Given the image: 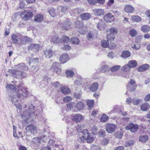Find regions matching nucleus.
I'll list each match as a JSON object with an SVG mask.
<instances>
[{
	"label": "nucleus",
	"mask_w": 150,
	"mask_h": 150,
	"mask_svg": "<svg viewBox=\"0 0 150 150\" xmlns=\"http://www.w3.org/2000/svg\"><path fill=\"white\" fill-rule=\"evenodd\" d=\"M36 108L32 104L28 106V109L22 111L21 113V118L25 122L27 120L34 116H37Z\"/></svg>",
	"instance_id": "obj_1"
},
{
	"label": "nucleus",
	"mask_w": 150,
	"mask_h": 150,
	"mask_svg": "<svg viewBox=\"0 0 150 150\" xmlns=\"http://www.w3.org/2000/svg\"><path fill=\"white\" fill-rule=\"evenodd\" d=\"M28 93V91L26 88L20 89L18 91L17 96H16L15 98L12 97L11 101L19 109L21 110V105L18 103V98H19L20 100H22L23 99L24 97H27Z\"/></svg>",
	"instance_id": "obj_2"
},
{
	"label": "nucleus",
	"mask_w": 150,
	"mask_h": 150,
	"mask_svg": "<svg viewBox=\"0 0 150 150\" xmlns=\"http://www.w3.org/2000/svg\"><path fill=\"white\" fill-rule=\"evenodd\" d=\"M9 73L11 74L14 77H17L21 76L22 78H24L26 76V74L19 70L10 69L8 71Z\"/></svg>",
	"instance_id": "obj_3"
},
{
	"label": "nucleus",
	"mask_w": 150,
	"mask_h": 150,
	"mask_svg": "<svg viewBox=\"0 0 150 150\" xmlns=\"http://www.w3.org/2000/svg\"><path fill=\"white\" fill-rule=\"evenodd\" d=\"M6 88L9 91H12L13 92L11 94L10 96L12 98V97H16V96H18V93L19 90L20 89H23L24 88H20L18 89V91L16 92V88L14 85L12 84H8L7 85L6 87Z\"/></svg>",
	"instance_id": "obj_4"
},
{
	"label": "nucleus",
	"mask_w": 150,
	"mask_h": 150,
	"mask_svg": "<svg viewBox=\"0 0 150 150\" xmlns=\"http://www.w3.org/2000/svg\"><path fill=\"white\" fill-rule=\"evenodd\" d=\"M115 39V37L112 35H108L107 36V41L103 40L101 42V46L104 48H106L109 45V42L113 41Z\"/></svg>",
	"instance_id": "obj_5"
},
{
	"label": "nucleus",
	"mask_w": 150,
	"mask_h": 150,
	"mask_svg": "<svg viewBox=\"0 0 150 150\" xmlns=\"http://www.w3.org/2000/svg\"><path fill=\"white\" fill-rule=\"evenodd\" d=\"M22 20L27 21L32 16V13L29 10H25L20 14Z\"/></svg>",
	"instance_id": "obj_6"
},
{
	"label": "nucleus",
	"mask_w": 150,
	"mask_h": 150,
	"mask_svg": "<svg viewBox=\"0 0 150 150\" xmlns=\"http://www.w3.org/2000/svg\"><path fill=\"white\" fill-rule=\"evenodd\" d=\"M127 89L130 91H133L136 89L137 85L135 81L131 79L128 84L127 85Z\"/></svg>",
	"instance_id": "obj_7"
},
{
	"label": "nucleus",
	"mask_w": 150,
	"mask_h": 150,
	"mask_svg": "<svg viewBox=\"0 0 150 150\" xmlns=\"http://www.w3.org/2000/svg\"><path fill=\"white\" fill-rule=\"evenodd\" d=\"M138 125L131 123L127 125L125 129L128 130H129L132 133H135L138 130Z\"/></svg>",
	"instance_id": "obj_8"
},
{
	"label": "nucleus",
	"mask_w": 150,
	"mask_h": 150,
	"mask_svg": "<svg viewBox=\"0 0 150 150\" xmlns=\"http://www.w3.org/2000/svg\"><path fill=\"white\" fill-rule=\"evenodd\" d=\"M105 126L106 130L108 133H112L116 127V125L112 123L106 124Z\"/></svg>",
	"instance_id": "obj_9"
},
{
	"label": "nucleus",
	"mask_w": 150,
	"mask_h": 150,
	"mask_svg": "<svg viewBox=\"0 0 150 150\" xmlns=\"http://www.w3.org/2000/svg\"><path fill=\"white\" fill-rule=\"evenodd\" d=\"M72 119L73 121L78 123L83 120L84 116L81 114H76L72 116Z\"/></svg>",
	"instance_id": "obj_10"
},
{
	"label": "nucleus",
	"mask_w": 150,
	"mask_h": 150,
	"mask_svg": "<svg viewBox=\"0 0 150 150\" xmlns=\"http://www.w3.org/2000/svg\"><path fill=\"white\" fill-rule=\"evenodd\" d=\"M20 42H19L18 44L21 46L25 45L26 43L29 42H31L32 40L31 38L26 36H20Z\"/></svg>",
	"instance_id": "obj_11"
},
{
	"label": "nucleus",
	"mask_w": 150,
	"mask_h": 150,
	"mask_svg": "<svg viewBox=\"0 0 150 150\" xmlns=\"http://www.w3.org/2000/svg\"><path fill=\"white\" fill-rule=\"evenodd\" d=\"M59 64L58 63L55 62L52 64L51 69L55 71L57 74H59L61 71V69L59 68Z\"/></svg>",
	"instance_id": "obj_12"
},
{
	"label": "nucleus",
	"mask_w": 150,
	"mask_h": 150,
	"mask_svg": "<svg viewBox=\"0 0 150 150\" xmlns=\"http://www.w3.org/2000/svg\"><path fill=\"white\" fill-rule=\"evenodd\" d=\"M104 19L106 22H111L113 21L114 18L113 16L111 13H108L104 16Z\"/></svg>",
	"instance_id": "obj_13"
},
{
	"label": "nucleus",
	"mask_w": 150,
	"mask_h": 150,
	"mask_svg": "<svg viewBox=\"0 0 150 150\" xmlns=\"http://www.w3.org/2000/svg\"><path fill=\"white\" fill-rule=\"evenodd\" d=\"M69 57L67 53H65L62 54L59 58V61L62 63L64 64L69 59Z\"/></svg>",
	"instance_id": "obj_14"
},
{
	"label": "nucleus",
	"mask_w": 150,
	"mask_h": 150,
	"mask_svg": "<svg viewBox=\"0 0 150 150\" xmlns=\"http://www.w3.org/2000/svg\"><path fill=\"white\" fill-rule=\"evenodd\" d=\"M36 127L32 125H28L26 128L27 131L32 133H35L36 131Z\"/></svg>",
	"instance_id": "obj_15"
},
{
	"label": "nucleus",
	"mask_w": 150,
	"mask_h": 150,
	"mask_svg": "<svg viewBox=\"0 0 150 150\" xmlns=\"http://www.w3.org/2000/svg\"><path fill=\"white\" fill-rule=\"evenodd\" d=\"M40 47L38 44H32L28 47V49L29 50L33 51H38Z\"/></svg>",
	"instance_id": "obj_16"
},
{
	"label": "nucleus",
	"mask_w": 150,
	"mask_h": 150,
	"mask_svg": "<svg viewBox=\"0 0 150 150\" xmlns=\"http://www.w3.org/2000/svg\"><path fill=\"white\" fill-rule=\"evenodd\" d=\"M85 104L82 101H79L75 105V108L78 110H83L84 108Z\"/></svg>",
	"instance_id": "obj_17"
},
{
	"label": "nucleus",
	"mask_w": 150,
	"mask_h": 150,
	"mask_svg": "<svg viewBox=\"0 0 150 150\" xmlns=\"http://www.w3.org/2000/svg\"><path fill=\"white\" fill-rule=\"evenodd\" d=\"M149 65L147 64L142 65L139 67L137 69V70L139 72H143L147 70L149 67Z\"/></svg>",
	"instance_id": "obj_18"
},
{
	"label": "nucleus",
	"mask_w": 150,
	"mask_h": 150,
	"mask_svg": "<svg viewBox=\"0 0 150 150\" xmlns=\"http://www.w3.org/2000/svg\"><path fill=\"white\" fill-rule=\"evenodd\" d=\"M149 139V136L146 134L141 135L139 137V141L142 143H145Z\"/></svg>",
	"instance_id": "obj_19"
},
{
	"label": "nucleus",
	"mask_w": 150,
	"mask_h": 150,
	"mask_svg": "<svg viewBox=\"0 0 150 150\" xmlns=\"http://www.w3.org/2000/svg\"><path fill=\"white\" fill-rule=\"evenodd\" d=\"M134 10V7L129 5H126L124 8L125 11L127 13H132Z\"/></svg>",
	"instance_id": "obj_20"
},
{
	"label": "nucleus",
	"mask_w": 150,
	"mask_h": 150,
	"mask_svg": "<svg viewBox=\"0 0 150 150\" xmlns=\"http://www.w3.org/2000/svg\"><path fill=\"white\" fill-rule=\"evenodd\" d=\"M46 139L47 138L43 135H42L41 137H35L34 139V140L37 141L38 142L41 144L42 142H46Z\"/></svg>",
	"instance_id": "obj_21"
},
{
	"label": "nucleus",
	"mask_w": 150,
	"mask_h": 150,
	"mask_svg": "<svg viewBox=\"0 0 150 150\" xmlns=\"http://www.w3.org/2000/svg\"><path fill=\"white\" fill-rule=\"evenodd\" d=\"M20 38V36L16 35L14 34H13L11 36L12 41L15 44L19 43V42H18V41Z\"/></svg>",
	"instance_id": "obj_22"
},
{
	"label": "nucleus",
	"mask_w": 150,
	"mask_h": 150,
	"mask_svg": "<svg viewBox=\"0 0 150 150\" xmlns=\"http://www.w3.org/2000/svg\"><path fill=\"white\" fill-rule=\"evenodd\" d=\"M127 64L130 68H133L135 67L137 65V63L136 60H132L129 61Z\"/></svg>",
	"instance_id": "obj_23"
},
{
	"label": "nucleus",
	"mask_w": 150,
	"mask_h": 150,
	"mask_svg": "<svg viewBox=\"0 0 150 150\" xmlns=\"http://www.w3.org/2000/svg\"><path fill=\"white\" fill-rule=\"evenodd\" d=\"M61 92L64 94H68L70 93V90L67 87L63 86L61 87Z\"/></svg>",
	"instance_id": "obj_24"
},
{
	"label": "nucleus",
	"mask_w": 150,
	"mask_h": 150,
	"mask_svg": "<svg viewBox=\"0 0 150 150\" xmlns=\"http://www.w3.org/2000/svg\"><path fill=\"white\" fill-rule=\"evenodd\" d=\"M149 108V105L147 103H145L143 104L140 106L141 110L143 111H145L148 110Z\"/></svg>",
	"instance_id": "obj_25"
},
{
	"label": "nucleus",
	"mask_w": 150,
	"mask_h": 150,
	"mask_svg": "<svg viewBox=\"0 0 150 150\" xmlns=\"http://www.w3.org/2000/svg\"><path fill=\"white\" fill-rule=\"evenodd\" d=\"M131 54V53L129 51L125 50L122 52L121 56L122 58L125 59L129 57Z\"/></svg>",
	"instance_id": "obj_26"
},
{
	"label": "nucleus",
	"mask_w": 150,
	"mask_h": 150,
	"mask_svg": "<svg viewBox=\"0 0 150 150\" xmlns=\"http://www.w3.org/2000/svg\"><path fill=\"white\" fill-rule=\"evenodd\" d=\"M98 83L94 82L90 86V90L92 92H94L98 89Z\"/></svg>",
	"instance_id": "obj_27"
},
{
	"label": "nucleus",
	"mask_w": 150,
	"mask_h": 150,
	"mask_svg": "<svg viewBox=\"0 0 150 150\" xmlns=\"http://www.w3.org/2000/svg\"><path fill=\"white\" fill-rule=\"evenodd\" d=\"M91 15L89 13H85L80 15V18L81 19L86 20L89 19L91 17Z\"/></svg>",
	"instance_id": "obj_28"
},
{
	"label": "nucleus",
	"mask_w": 150,
	"mask_h": 150,
	"mask_svg": "<svg viewBox=\"0 0 150 150\" xmlns=\"http://www.w3.org/2000/svg\"><path fill=\"white\" fill-rule=\"evenodd\" d=\"M43 19V16L41 14H39L35 16L34 18V21L38 22H40Z\"/></svg>",
	"instance_id": "obj_29"
},
{
	"label": "nucleus",
	"mask_w": 150,
	"mask_h": 150,
	"mask_svg": "<svg viewBox=\"0 0 150 150\" xmlns=\"http://www.w3.org/2000/svg\"><path fill=\"white\" fill-rule=\"evenodd\" d=\"M95 15L98 16H100L104 13V10L101 9H96L93 10Z\"/></svg>",
	"instance_id": "obj_30"
},
{
	"label": "nucleus",
	"mask_w": 150,
	"mask_h": 150,
	"mask_svg": "<svg viewBox=\"0 0 150 150\" xmlns=\"http://www.w3.org/2000/svg\"><path fill=\"white\" fill-rule=\"evenodd\" d=\"M141 30L144 32H147L150 30V27L148 25H144L141 27Z\"/></svg>",
	"instance_id": "obj_31"
},
{
	"label": "nucleus",
	"mask_w": 150,
	"mask_h": 150,
	"mask_svg": "<svg viewBox=\"0 0 150 150\" xmlns=\"http://www.w3.org/2000/svg\"><path fill=\"white\" fill-rule=\"evenodd\" d=\"M109 117L105 114H103L100 118V121L101 122H105L108 120Z\"/></svg>",
	"instance_id": "obj_32"
},
{
	"label": "nucleus",
	"mask_w": 150,
	"mask_h": 150,
	"mask_svg": "<svg viewBox=\"0 0 150 150\" xmlns=\"http://www.w3.org/2000/svg\"><path fill=\"white\" fill-rule=\"evenodd\" d=\"M130 68L128 65L127 64L126 65H125L122 67L121 68L122 70L124 72H127L128 74L129 71H130Z\"/></svg>",
	"instance_id": "obj_33"
},
{
	"label": "nucleus",
	"mask_w": 150,
	"mask_h": 150,
	"mask_svg": "<svg viewBox=\"0 0 150 150\" xmlns=\"http://www.w3.org/2000/svg\"><path fill=\"white\" fill-rule=\"evenodd\" d=\"M141 19L140 17L137 16H133L131 17V20L133 22H139Z\"/></svg>",
	"instance_id": "obj_34"
},
{
	"label": "nucleus",
	"mask_w": 150,
	"mask_h": 150,
	"mask_svg": "<svg viewBox=\"0 0 150 150\" xmlns=\"http://www.w3.org/2000/svg\"><path fill=\"white\" fill-rule=\"evenodd\" d=\"M137 33V31L134 29H131L129 32V35L132 37H135Z\"/></svg>",
	"instance_id": "obj_35"
},
{
	"label": "nucleus",
	"mask_w": 150,
	"mask_h": 150,
	"mask_svg": "<svg viewBox=\"0 0 150 150\" xmlns=\"http://www.w3.org/2000/svg\"><path fill=\"white\" fill-rule=\"evenodd\" d=\"M52 42L55 44H58L61 42V40L59 38L58 35H56L52 39Z\"/></svg>",
	"instance_id": "obj_36"
},
{
	"label": "nucleus",
	"mask_w": 150,
	"mask_h": 150,
	"mask_svg": "<svg viewBox=\"0 0 150 150\" xmlns=\"http://www.w3.org/2000/svg\"><path fill=\"white\" fill-rule=\"evenodd\" d=\"M134 141L133 140H129L125 142V146L126 147H129L133 145L134 144Z\"/></svg>",
	"instance_id": "obj_37"
},
{
	"label": "nucleus",
	"mask_w": 150,
	"mask_h": 150,
	"mask_svg": "<svg viewBox=\"0 0 150 150\" xmlns=\"http://www.w3.org/2000/svg\"><path fill=\"white\" fill-rule=\"evenodd\" d=\"M71 25V23L69 22H67L63 23V26L62 27L64 29L67 30L70 28V26Z\"/></svg>",
	"instance_id": "obj_38"
},
{
	"label": "nucleus",
	"mask_w": 150,
	"mask_h": 150,
	"mask_svg": "<svg viewBox=\"0 0 150 150\" xmlns=\"http://www.w3.org/2000/svg\"><path fill=\"white\" fill-rule=\"evenodd\" d=\"M109 31L111 33V34L109 35H113L115 37V36L114 35V34H116L117 33V29L115 28L112 27L110 29Z\"/></svg>",
	"instance_id": "obj_39"
},
{
	"label": "nucleus",
	"mask_w": 150,
	"mask_h": 150,
	"mask_svg": "<svg viewBox=\"0 0 150 150\" xmlns=\"http://www.w3.org/2000/svg\"><path fill=\"white\" fill-rule=\"evenodd\" d=\"M97 26V28L100 30H101L104 29L103 22L102 20H99Z\"/></svg>",
	"instance_id": "obj_40"
},
{
	"label": "nucleus",
	"mask_w": 150,
	"mask_h": 150,
	"mask_svg": "<svg viewBox=\"0 0 150 150\" xmlns=\"http://www.w3.org/2000/svg\"><path fill=\"white\" fill-rule=\"evenodd\" d=\"M18 69L21 70H25L28 69L27 67L25 66L24 63H22L19 64L18 66Z\"/></svg>",
	"instance_id": "obj_41"
},
{
	"label": "nucleus",
	"mask_w": 150,
	"mask_h": 150,
	"mask_svg": "<svg viewBox=\"0 0 150 150\" xmlns=\"http://www.w3.org/2000/svg\"><path fill=\"white\" fill-rule=\"evenodd\" d=\"M140 45L139 44L136 42L134 44H132L131 47L133 49H135L136 50H139L140 47Z\"/></svg>",
	"instance_id": "obj_42"
},
{
	"label": "nucleus",
	"mask_w": 150,
	"mask_h": 150,
	"mask_svg": "<svg viewBox=\"0 0 150 150\" xmlns=\"http://www.w3.org/2000/svg\"><path fill=\"white\" fill-rule=\"evenodd\" d=\"M86 140L88 143H92L94 140V138L90 134L86 137Z\"/></svg>",
	"instance_id": "obj_43"
},
{
	"label": "nucleus",
	"mask_w": 150,
	"mask_h": 150,
	"mask_svg": "<svg viewBox=\"0 0 150 150\" xmlns=\"http://www.w3.org/2000/svg\"><path fill=\"white\" fill-rule=\"evenodd\" d=\"M67 108L69 109H70L72 111L74 112L75 110H74L73 109V108L74 106H75V103L74 102H71L67 104Z\"/></svg>",
	"instance_id": "obj_44"
},
{
	"label": "nucleus",
	"mask_w": 150,
	"mask_h": 150,
	"mask_svg": "<svg viewBox=\"0 0 150 150\" xmlns=\"http://www.w3.org/2000/svg\"><path fill=\"white\" fill-rule=\"evenodd\" d=\"M70 42L74 44H78L79 42V40L78 38H73L71 39Z\"/></svg>",
	"instance_id": "obj_45"
},
{
	"label": "nucleus",
	"mask_w": 150,
	"mask_h": 150,
	"mask_svg": "<svg viewBox=\"0 0 150 150\" xmlns=\"http://www.w3.org/2000/svg\"><path fill=\"white\" fill-rule=\"evenodd\" d=\"M66 74L67 77H72L74 75L73 71L71 70H68L66 72Z\"/></svg>",
	"instance_id": "obj_46"
},
{
	"label": "nucleus",
	"mask_w": 150,
	"mask_h": 150,
	"mask_svg": "<svg viewBox=\"0 0 150 150\" xmlns=\"http://www.w3.org/2000/svg\"><path fill=\"white\" fill-rule=\"evenodd\" d=\"M94 101L93 100H88L87 102V105L90 108L93 107L94 105Z\"/></svg>",
	"instance_id": "obj_47"
},
{
	"label": "nucleus",
	"mask_w": 150,
	"mask_h": 150,
	"mask_svg": "<svg viewBox=\"0 0 150 150\" xmlns=\"http://www.w3.org/2000/svg\"><path fill=\"white\" fill-rule=\"evenodd\" d=\"M61 40L63 42L67 43L69 41V38L68 36L64 35L62 38Z\"/></svg>",
	"instance_id": "obj_48"
},
{
	"label": "nucleus",
	"mask_w": 150,
	"mask_h": 150,
	"mask_svg": "<svg viewBox=\"0 0 150 150\" xmlns=\"http://www.w3.org/2000/svg\"><path fill=\"white\" fill-rule=\"evenodd\" d=\"M121 66L120 65H115L112 67L110 70L112 71H116L119 69Z\"/></svg>",
	"instance_id": "obj_49"
},
{
	"label": "nucleus",
	"mask_w": 150,
	"mask_h": 150,
	"mask_svg": "<svg viewBox=\"0 0 150 150\" xmlns=\"http://www.w3.org/2000/svg\"><path fill=\"white\" fill-rule=\"evenodd\" d=\"M81 133L83 134V136L85 137H86L90 134L88 132V130L87 129L83 130Z\"/></svg>",
	"instance_id": "obj_50"
},
{
	"label": "nucleus",
	"mask_w": 150,
	"mask_h": 150,
	"mask_svg": "<svg viewBox=\"0 0 150 150\" xmlns=\"http://www.w3.org/2000/svg\"><path fill=\"white\" fill-rule=\"evenodd\" d=\"M109 140L107 138H103L101 142V144L103 146L106 145L108 143Z\"/></svg>",
	"instance_id": "obj_51"
},
{
	"label": "nucleus",
	"mask_w": 150,
	"mask_h": 150,
	"mask_svg": "<svg viewBox=\"0 0 150 150\" xmlns=\"http://www.w3.org/2000/svg\"><path fill=\"white\" fill-rule=\"evenodd\" d=\"M61 8V11L64 13H65L68 10L67 7L66 6H60L58 7V8Z\"/></svg>",
	"instance_id": "obj_52"
},
{
	"label": "nucleus",
	"mask_w": 150,
	"mask_h": 150,
	"mask_svg": "<svg viewBox=\"0 0 150 150\" xmlns=\"http://www.w3.org/2000/svg\"><path fill=\"white\" fill-rule=\"evenodd\" d=\"M48 12L52 17H54L56 15L55 10L53 8L50 9Z\"/></svg>",
	"instance_id": "obj_53"
},
{
	"label": "nucleus",
	"mask_w": 150,
	"mask_h": 150,
	"mask_svg": "<svg viewBox=\"0 0 150 150\" xmlns=\"http://www.w3.org/2000/svg\"><path fill=\"white\" fill-rule=\"evenodd\" d=\"M140 101V100L139 99L135 98L132 99V103L134 105H137L139 104Z\"/></svg>",
	"instance_id": "obj_54"
},
{
	"label": "nucleus",
	"mask_w": 150,
	"mask_h": 150,
	"mask_svg": "<svg viewBox=\"0 0 150 150\" xmlns=\"http://www.w3.org/2000/svg\"><path fill=\"white\" fill-rule=\"evenodd\" d=\"M83 128L82 126L81 125H78L76 127V131H77L79 132H81V130Z\"/></svg>",
	"instance_id": "obj_55"
},
{
	"label": "nucleus",
	"mask_w": 150,
	"mask_h": 150,
	"mask_svg": "<svg viewBox=\"0 0 150 150\" xmlns=\"http://www.w3.org/2000/svg\"><path fill=\"white\" fill-rule=\"evenodd\" d=\"M116 137L118 138H121L122 136V134L121 133V131H117L115 134Z\"/></svg>",
	"instance_id": "obj_56"
},
{
	"label": "nucleus",
	"mask_w": 150,
	"mask_h": 150,
	"mask_svg": "<svg viewBox=\"0 0 150 150\" xmlns=\"http://www.w3.org/2000/svg\"><path fill=\"white\" fill-rule=\"evenodd\" d=\"M97 128L95 127H91V131L92 134H95L97 133Z\"/></svg>",
	"instance_id": "obj_57"
},
{
	"label": "nucleus",
	"mask_w": 150,
	"mask_h": 150,
	"mask_svg": "<svg viewBox=\"0 0 150 150\" xmlns=\"http://www.w3.org/2000/svg\"><path fill=\"white\" fill-rule=\"evenodd\" d=\"M72 99L71 97L67 96L64 98V101L65 102H68L71 100Z\"/></svg>",
	"instance_id": "obj_58"
},
{
	"label": "nucleus",
	"mask_w": 150,
	"mask_h": 150,
	"mask_svg": "<svg viewBox=\"0 0 150 150\" xmlns=\"http://www.w3.org/2000/svg\"><path fill=\"white\" fill-rule=\"evenodd\" d=\"M61 48L63 50L68 51L71 49V47L68 45H65L63 47H61Z\"/></svg>",
	"instance_id": "obj_59"
},
{
	"label": "nucleus",
	"mask_w": 150,
	"mask_h": 150,
	"mask_svg": "<svg viewBox=\"0 0 150 150\" xmlns=\"http://www.w3.org/2000/svg\"><path fill=\"white\" fill-rule=\"evenodd\" d=\"M47 52V57H49V58L52 57L54 53V52L51 50H49Z\"/></svg>",
	"instance_id": "obj_60"
},
{
	"label": "nucleus",
	"mask_w": 150,
	"mask_h": 150,
	"mask_svg": "<svg viewBox=\"0 0 150 150\" xmlns=\"http://www.w3.org/2000/svg\"><path fill=\"white\" fill-rule=\"evenodd\" d=\"M110 42V45L109 44V45L108 46V48L110 49H113L115 48V45L113 42Z\"/></svg>",
	"instance_id": "obj_61"
},
{
	"label": "nucleus",
	"mask_w": 150,
	"mask_h": 150,
	"mask_svg": "<svg viewBox=\"0 0 150 150\" xmlns=\"http://www.w3.org/2000/svg\"><path fill=\"white\" fill-rule=\"evenodd\" d=\"M78 140L80 142H84L86 140V137L83 136L82 137H79L78 138Z\"/></svg>",
	"instance_id": "obj_62"
},
{
	"label": "nucleus",
	"mask_w": 150,
	"mask_h": 150,
	"mask_svg": "<svg viewBox=\"0 0 150 150\" xmlns=\"http://www.w3.org/2000/svg\"><path fill=\"white\" fill-rule=\"evenodd\" d=\"M105 131L103 130H100L99 132V135L102 137H103L105 136Z\"/></svg>",
	"instance_id": "obj_63"
},
{
	"label": "nucleus",
	"mask_w": 150,
	"mask_h": 150,
	"mask_svg": "<svg viewBox=\"0 0 150 150\" xmlns=\"http://www.w3.org/2000/svg\"><path fill=\"white\" fill-rule=\"evenodd\" d=\"M91 150H100V148L98 146L94 145L91 147Z\"/></svg>",
	"instance_id": "obj_64"
}]
</instances>
